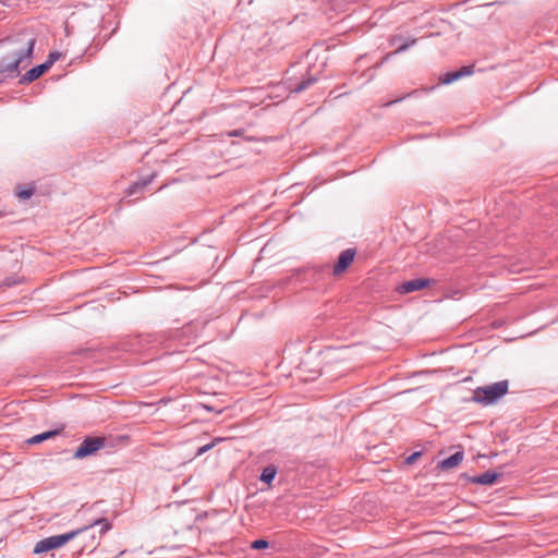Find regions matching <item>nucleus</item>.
I'll use <instances>...</instances> for the list:
<instances>
[{"mask_svg":"<svg viewBox=\"0 0 558 558\" xmlns=\"http://www.w3.org/2000/svg\"><path fill=\"white\" fill-rule=\"evenodd\" d=\"M458 72H462L463 76H468V75L472 74L473 70H472V66H463Z\"/></svg>","mask_w":558,"mask_h":558,"instance_id":"22","label":"nucleus"},{"mask_svg":"<svg viewBox=\"0 0 558 558\" xmlns=\"http://www.w3.org/2000/svg\"><path fill=\"white\" fill-rule=\"evenodd\" d=\"M402 99H403V97L398 98V99H396V100H391V101H389V102L387 104V106H390V105H392V104H395V102H398V101H400V100H402Z\"/></svg>","mask_w":558,"mask_h":558,"instance_id":"26","label":"nucleus"},{"mask_svg":"<svg viewBox=\"0 0 558 558\" xmlns=\"http://www.w3.org/2000/svg\"><path fill=\"white\" fill-rule=\"evenodd\" d=\"M251 547L253 549H264L268 547V542L265 539H256L252 543Z\"/></svg>","mask_w":558,"mask_h":558,"instance_id":"17","label":"nucleus"},{"mask_svg":"<svg viewBox=\"0 0 558 558\" xmlns=\"http://www.w3.org/2000/svg\"><path fill=\"white\" fill-rule=\"evenodd\" d=\"M61 57L60 52H50L47 61H51V65Z\"/></svg>","mask_w":558,"mask_h":558,"instance_id":"21","label":"nucleus"},{"mask_svg":"<svg viewBox=\"0 0 558 558\" xmlns=\"http://www.w3.org/2000/svg\"><path fill=\"white\" fill-rule=\"evenodd\" d=\"M508 380H500L492 385L478 387L473 392V401L489 405L497 402L508 392Z\"/></svg>","mask_w":558,"mask_h":558,"instance_id":"2","label":"nucleus"},{"mask_svg":"<svg viewBox=\"0 0 558 558\" xmlns=\"http://www.w3.org/2000/svg\"><path fill=\"white\" fill-rule=\"evenodd\" d=\"M312 83V80L308 78L306 81H303L301 84H299L295 88H294V92L295 93H300L302 92L303 89L307 88Z\"/></svg>","mask_w":558,"mask_h":558,"instance_id":"20","label":"nucleus"},{"mask_svg":"<svg viewBox=\"0 0 558 558\" xmlns=\"http://www.w3.org/2000/svg\"><path fill=\"white\" fill-rule=\"evenodd\" d=\"M100 523H104V525H105L102 531L109 530L110 526H109L108 522L105 519L95 521L90 526L96 525V524H100Z\"/></svg>","mask_w":558,"mask_h":558,"instance_id":"23","label":"nucleus"},{"mask_svg":"<svg viewBox=\"0 0 558 558\" xmlns=\"http://www.w3.org/2000/svg\"><path fill=\"white\" fill-rule=\"evenodd\" d=\"M5 284L10 287L11 284H13V282H5Z\"/></svg>","mask_w":558,"mask_h":558,"instance_id":"28","label":"nucleus"},{"mask_svg":"<svg viewBox=\"0 0 558 558\" xmlns=\"http://www.w3.org/2000/svg\"><path fill=\"white\" fill-rule=\"evenodd\" d=\"M277 474V469L274 465L264 468L259 480L264 483L270 484Z\"/></svg>","mask_w":558,"mask_h":558,"instance_id":"12","label":"nucleus"},{"mask_svg":"<svg viewBox=\"0 0 558 558\" xmlns=\"http://www.w3.org/2000/svg\"><path fill=\"white\" fill-rule=\"evenodd\" d=\"M336 471H331L326 466H316V480L319 478L322 482L329 481L330 483H336Z\"/></svg>","mask_w":558,"mask_h":558,"instance_id":"10","label":"nucleus"},{"mask_svg":"<svg viewBox=\"0 0 558 558\" xmlns=\"http://www.w3.org/2000/svg\"><path fill=\"white\" fill-rule=\"evenodd\" d=\"M326 497H327L326 492H325V490H323V492H322V498H326Z\"/></svg>","mask_w":558,"mask_h":558,"instance_id":"27","label":"nucleus"},{"mask_svg":"<svg viewBox=\"0 0 558 558\" xmlns=\"http://www.w3.org/2000/svg\"><path fill=\"white\" fill-rule=\"evenodd\" d=\"M355 256V251L347 248L342 251L338 257V260L333 267V274L340 275L351 265Z\"/></svg>","mask_w":558,"mask_h":558,"instance_id":"6","label":"nucleus"},{"mask_svg":"<svg viewBox=\"0 0 558 558\" xmlns=\"http://www.w3.org/2000/svg\"><path fill=\"white\" fill-rule=\"evenodd\" d=\"M463 457H464V454H463L462 451H457L453 454H451L450 457H448L447 459H444L439 463V466H440L441 470L453 469V468L458 466L462 462Z\"/></svg>","mask_w":558,"mask_h":558,"instance_id":"8","label":"nucleus"},{"mask_svg":"<svg viewBox=\"0 0 558 558\" xmlns=\"http://www.w3.org/2000/svg\"><path fill=\"white\" fill-rule=\"evenodd\" d=\"M416 39L415 38H411V39H407L404 40L397 49L396 51L393 52V54H398V53H402L404 51H407L410 47L414 46L416 44Z\"/></svg>","mask_w":558,"mask_h":558,"instance_id":"15","label":"nucleus"},{"mask_svg":"<svg viewBox=\"0 0 558 558\" xmlns=\"http://www.w3.org/2000/svg\"><path fill=\"white\" fill-rule=\"evenodd\" d=\"M401 39H402L401 36L397 35V36L391 37L390 43H391V45H395V44H397V41H399Z\"/></svg>","mask_w":558,"mask_h":558,"instance_id":"24","label":"nucleus"},{"mask_svg":"<svg viewBox=\"0 0 558 558\" xmlns=\"http://www.w3.org/2000/svg\"><path fill=\"white\" fill-rule=\"evenodd\" d=\"M218 441H220V439H219V438H217V439L213 440L211 442H209V444H207V445H205V446L201 447V448L198 449L197 454L199 456V454H203V453L207 452L208 450H210L211 448H214V447H215V445H216Z\"/></svg>","mask_w":558,"mask_h":558,"instance_id":"18","label":"nucleus"},{"mask_svg":"<svg viewBox=\"0 0 558 558\" xmlns=\"http://www.w3.org/2000/svg\"><path fill=\"white\" fill-rule=\"evenodd\" d=\"M498 474L493 471H487L478 476L471 478V482L480 485H492L496 482Z\"/></svg>","mask_w":558,"mask_h":558,"instance_id":"9","label":"nucleus"},{"mask_svg":"<svg viewBox=\"0 0 558 558\" xmlns=\"http://www.w3.org/2000/svg\"><path fill=\"white\" fill-rule=\"evenodd\" d=\"M430 283H432V280H429V279H424V278L412 279V280L401 283L398 287L397 291L401 294H407V293H411L414 291L422 290L426 287H429Z\"/></svg>","mask_w":558,"mask_h":558,"instance_id":"5","label":"nucleus"},{"mask_svg":"<svg viewBox=\"0 0 558 558\" xmlns=\"http://www.w3.org/2000/svg\"><path fill=\"white\" fill-rule=\"evenodd\" d=\"M2 44L8 46V50L0 58V74L17 75L20 64L25 59L32 58L36 38L19 35L15 38H7Z\"/></svg>","mask_w":558,"mask_h":558,"instance_id":"1","label":"nucleus"},{"mask_svg":"<svg viewBox=\"0 0 558 558\" xmlns=\"http://www.w3.org/2000/svg\"><path fill=\"white\" fill-rule=\"evenodd\" d=\"M242 133H243L242 130H235V131L231 132L229 135L230 136H240Z\"/></svg>","mask_w":558,"mask_h":558,"instance_id":"25","label":"nucleus"},{"mask_svg":"<svg viewBox=\"0 0 558 558\" xmlns=\"http://www.w3.org/2000/svg\"><path fill=\"white\" fill-rule=\"evenodd\" d=\"M422 456L421 451L413 452L405 459L407 464H413Z\"/></svg>","mask_w":558,"mask_h":558,"instance_id":"19","label":"nucleus"},{"mask_svg":"<svg viewBox=\"0 0 558 558\" xmlns=\"http://www.w3.org/2000/svg\"><path fill=\"white\" fill-rule=\"evenodd\" d=\"M463 77L462 72H449L440 76V83L441 84H450L459 78Z\"/></svg>","mask_w":558,"mask_h":558,"instance_id":"13","label":"nucleus"},{"mask_svg":"<svg viewBox=\"0 0 558 558\" xmlns=\"http://www.w3.org/2000/svg\"><path fill=\"white\" fill-rule=\"evenodd\" d=\"M153 178H154V175H150V177L146 178L145 180H143L141 182H136L133 185H131L129 189V194L132 195V194L136 193L138 189H142V187L148 185L151 182Z\"/></svg>","mask_w":558,"mask_h":558,"instance_id":"14","label":"nucleus"},{"mask_svg":"<svg viewBox=\"0 0 558 558\" xmlns=\"http://www.w3.org/2000/svg\"><path fill=\"white\" fill-rule=\"evenodd\" d=\"M34 187H27V189H20L17 191V196L23 199H28L34 194Z\"/></svg>","mask_w":558,"mask_h":558,"instance_id":"16","label":"nucleus"},{"mask_svg":"<svg viewBox=\"0 0 558 558\" xmlns=\"http://www.w3.org/2000/svg\"><path fill=\"white\" fill-rule=\"evenodd\" d=\"M58 434H59V430H57V429L56 430L45 432V433H41V434H38V435H35V436L31 437L27 440V444H29V445H37V444L43 442L44 440L53 438Z\"/></svg>","mask_w":558,"mask_h":558,"instance_id":"11","label":"nucleus"},{"mask_svg":"<svg viewBox=\"0 0 558 558\" xmlns=\"http://www.w3.org/2000/svg\"><path fill=\"white\" fill-rule=\"evenodd\" d=\"M87 529H88V526H84V527H81L77 530H73L65 534L53 535V536H49L44 539H40L39 542L36 543L35 547H34V553L41 554V553L49 551L51 549L60 548L63 545H65L68 542L75 538L78 534H81L82 532H84Z\"/></svg>","mask_w":558,"mask_h":558,"instance_id":"3","label":"nucleus"},{"mask_svg":"<svg viewBox=\"0 0 558 558\" xmlns=\"http://www.w3.org/2000/svg\"><path fill=\"white\" fill-rule=\"evenodd\" d=\"M106 439L105 437H86L82 444L75 450L73 458L74 459H84L90 456H94L98 450L105 447Z\"/></svg>","mask_w":558,"mask_h":558,"instance_id":"4","label":"nucleus"},{"mask_svg":"<svg viewBox=\"0 0 558 558\" xmlns=\"http://www.w3.org/2000/svg\"><path fill=\"white\" fill-rule=\"evenodd\" d=\"M51 68V61H46L43 64L36 65L28 70L21 78V83H32L40 77L45 72Z\"/></svg>","mask_w":558,"mask_h":558,"instance_id":"7","label":"nucleus"}]
</instances>
